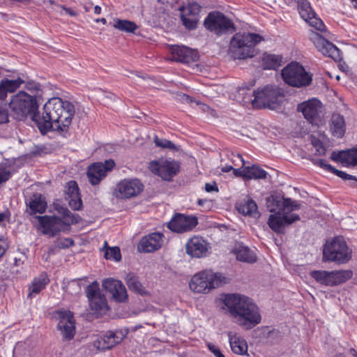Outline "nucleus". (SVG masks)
Listing matches in <instances>:
<instances>
[{"label":"nucleus","instance_id":"obj_58","mask_svg":"<svg viewBox=\"0 0 357 357\" xmlns=\"http://www.w3.org/2000/svg\"><path fill=\"white\" fill-rule=\"evenodd\" d=\"M207 202V199H198L197 201V204L198 206H202L204 205V204Z\"/></svg>","mask_w":357,"mask_h":357},{"label":"nucleus","instance_id":"obj_5","mask_svg":"<svg viewBox=\"0 0 357 357\" xmlns=\"http://www.w3.org/2000/svg\"><path fill=\"white\" fill-rule=\"evenodd\" d=\"M300 208V204L291 199H284L282 207L278 212L270 215L268 225L275 232L283 233L284 227L291 225L300 220V216L293 213L294 211Z\"/></svg>","mask_w":357,"mask_h":357},{"label":"nucleus","instance_id":"obj_13","mask_svg":"<svg viewBox=\"0 0 357 357\" xmlns=\"http://www.w3.org/2000/svg\"><path fill=\"white\" fill-rule=\"evenodd\" d=\"M24 82V79L20 77L15 79L3 78L0 82V123L8 122V112L3 101L7 98L8 93L15 92Z\"/></svg>","mask_w":357,"mask_h":357},{"label":"nucleus","instance_id":"obj_29","mask_svg":"<svg viewBox=\"0 0 357 357\" xmlns=\"http://www.w3.org/2000/svg\"><path fill=\"white\" fill-rule=\"evenodd\" d=\"M330 130L333 137L341 139L346 132L344 118L339 113H333L330 121Z\"/></svg>","mask_w":357,"mask_h":357},{"label":"nucleus","instance_id":"obj_57","mask_svg":"<svg viewBox=\"0 0 357 357\" xmlns=\"http://www.w3.org/2000/svg\"><path fill=\"white\" fill-rule=\"evenodd\" d=\"M221 169L222 172L228 173L234 169V167L231 165H225Z\"/></svg>","mask_w":357,"mask_h":357},{"label":"nucleus","instance_id":"obj_59","mask_svg":"<svg viewBox=\"0 0 357 357\" xmlns=\"http://www.w3.org/2000/svg\"><path fill=\"white\" fill-rule=\"evenodd\" d=\"M182 99L187 102H192V97H190V96H188L187 94H183Z\"/></svg>","mask_w":357,"mask_h":357},{"label":"nucleus","instance_id":"obj_22","mask_svg":"<svg viewBox=\"0 0 357 357\" xmlns=\"http://www.w3.org/2000/svg\"><path fill=\"white\" fill-rule=\"evenodd\" d=\"M208 248V242L200 236H193L185 244V252L192 257L201 258L206 256Z\"/></svg>","mask_w":357,"mask_h":357},{"label":"nucleus","instance_id":"obj_24","mask_svg":"<svg viewBox=\"0 0 357 357\" xmlns=\"http://www.w3.org/2000/svg\"><path fill=\"white\" fill-rule=\"evenodd\" d=\"M66 199L74 211H79L83 207L79 188L75 181H70L66 184Z\"/></svg>","mask_w":357,"mask_h":357},{"label":"nucleus","instance_id":"obj_32","mask_svg":"<svg viewBox=\"0 0 357 357\" xmlns=\"http://www.w3.org/2000/svg\"><path fill=\"white\" fill-rule=\"evenodd\" d=\"M229 344L231 351L238 355H245L248 351V344L245 340L236 334L229 333Z\"/></svg>","mask_w":357,"mask_h":357},{"label":"nucleus","instance_id":"obj_54","mask_svg":"<svg viewBox=\"0 0 357 357\" xmlns=\"http://www.w3.org/2000/svg\"><path fill=\"white\" fill-rule=\"evenodd\" d=\"M25 87L28 91L31 92H38L40 90V85L34 82H28Z\"/></svg>","mask_w":357,"mask_h":357},{"label":"nucleus","instance_id":"obj_10","mask_svg":"<svg viewBox=\"0 0 357 357\" xmlns=\"http://www.w3.org/2000/svg\"><path fill=\"white\" fill-rule=\"evenodd\" d=\"M205 28L217 36H222L236 31L234 22L222 13L211 12L205 18Z\"/></svg>","mask_w":357,"mask_h":357},{"label":"nucleus","instance_id":"obj_30","mask_svg":"<svg viewBox=\"0 0 357 357\" xmlns=\"http://www.w3.org/2000/svg\"><path fill=\"white\" fill-rule=\"evenodd\" d=\"M234 254L237 260L249 264L256 262L257 259L255 252L242 243L236 246Z\"/></svg>","mask_w":357,"mask_h":357},{"label":"nucleus","instance_id":"obj_61","mask_svg":"<svg viewBox=\"0 0 357 357\" xmlns=\"http://www.w3.org/2000/svg\"><path fill=\"white\" fill-rule=\"evenodd\" d=\"M96 22H101L102 24H106V23H107V20L104 17H102V18H100V19H97L96 20Z\"/></svg>","mask_w":357,"mask_h":357},{"label":"nucleus","instance_id":"obj_28","mask_svg":"<svg viewBox=\"0 0 357 357\" xmlns=\"http://www.w3.org/2000/svg\"><path fill=\"white\" fill-rule=\"evenodd\" d=\"M50 282V280L46 272H42L38 276L33 278L28 287V297L33 298L39 294L46 288Z\"/></svg>","mask_w":357,"mask_h":357},{"label":"nucleus","instance_id":"obj_63","mask_svg":"<svg viewBox=\"0 0 357 357\" xmlns=\"http://www.w3.org/2000/svg\"><path fill=\"white\" fill-rule=\"evenodd\" d=\"M349 352H350V354H352L353 356H354L357 357V351H356V349H354L351 348V349H350Z\"/></svg>","mask_w":357,"mask_h":357},{"label":"nucleus","instance_id":"obj_37","mask_svg":"<svg viewBox=\"0 0 357 357\" xmlns=\"http://www.w3.org/2000/svg\"><path fill=\"white\" fill-rule=\"evenodd\" d=\"M89 302L91 310L94 312H105L109 309L106 298L104 295L91 298Z\"/></svg>","mask_w":357,"mask_h":357},{"label":"nucleus","instance_id":"obj_33","mask_svg":"<svg viewBox=\"0 0 357 357\" xmlns=\"http://www.w3.org/2000/svg\"><path fill=\"white\" fill-rule=\"evenodd\" d=\"M268 173L257 165L244 167L243 178L248 180L266 178Z\"/></svg>","mask_w":357,"mask_h":357},{"label":"nucleus","instance_id":"obj_38","mask_svg":"<svg viewBox=\"0 0 357 357\" xmlns=\"http://www.w3.org/2000/svg\"><path fill=\"white\" fill-rule=\"evenodd\" d=\"M102 250L104 252V257L106 259L119 261L121 259L119 248L117 246L109 247L107 241H105Z\"/></svg>","mask_w":357,"mask_h":357},{"label":"nucleus","instance_id":"obj_25","mask_svg":"<svg viewBox=\"0 0 357 357\" xmlns=\"http://www.w3.org/2000/svg\"><path fill=\"white\" fill-rule=\"evenodd\" d=\"M102 287L109 291L114 298L119 302L127 298V292L123 284L118 280L107 278L102 282Z\"/></svg>","mask_w":357,"mask_h":357},{"label":"nucleus","instance_id":"obj_52","mask_svg":"<svg viewBox=\"0 0 357 357\" xmlns=\"http://www.w3.org/2000/svg\"><path fill=\"white\" fill-rule=\"evenodd\" d=\"M332 174L337 176L338 177L344 179V180H351L355 179V177L352 175H350L344 172L337 169L334 167V169L332 172Z\"/></svg>","mask_w":357,"mask_h":357},{"label":"nucleus","instance_id":"obj_40","mask_svg":"<svg viewBox=\"0 0 357 357\" xmlns=\"http://www.w3.org/2000/svg\"><path fill=\"white\" fill-rule=\"evenodd\" d=\"M180 17L181 20L182 22V24L185 26L186 29L195 30L197 29L199 18H197V17L188 15L185 13H181Z\"/></svg>","mask_w":357,"mask_h":357},{"label":"nucleus","instance_id":"obj_12","mask_svg":"<svg viewBox=\"0 0 357 357\" xmlns=\"http://www.w3.org/2000/svg\"><path fill=\"white\" fill-rule=\"evenodd\" d=\"M149 168L162 180L170 181L178 173L180 163L172 158H160L151 161Z\"/></svg>","mask_w":357,"mask_h":357},{"label":"nucleus","instance_id":"obj_3","mask_svg":"<svg viewBox=\"0 0 357 357\" xmlns=\"http://www.w3.org/2000/svg\"><path fill=\"white\" fill-rule=\"evenodd\" d=\"M54 209L61 215H36L38 222V229L43 234L54 237L61 232H68L71 225L79 223L82 218L78 214H74L66 207L59 204L54 205Z\"/></svg>","mask_w":357,"mask_h":357},{"label":"nucleus","instance_id":"obj_21","mask_svg":"<svg viewBox=\"0 0 357 357\" xmlns=\"http://www.w3.org/2000/svg\"><path fill=\"white\" fill-rule=\"evenodd\" d=\"M164 238V234L160 232H152L145 235L139 242L138 250L145 253L153 252L162 247Z\"/></svg>","mask_w":357,"mask_h":357},{"label":"nucleus","instance_id":"obj_48","mask_svg":"<svg viewBox=\"0 0 357 357\" xmlns=\"http://www.w3.org/2000/svg\"><path fill=\"white\" fill-rule=\"evenodd\" d=\"M13 173L6 167L0 166V185L7 182L11 177Z\"/></svg>","mask_w":357,"mask_h":357},{"label":"nucleus","instance_id":"obj_31","mask_svg":"<svg viewBox=\"0 0 357 357\" xmlns=\"http://www.w3.org/2000/svg\"><path fill=\"white\" fill-rule=\"evenodd\" d=\"M236 207L238 211L244 215L255 217L259 215L256 202L250 197L238 202Z\"/></svg>","mask_w":357,"mask_h":357},{"label":"nucleus","instance_id":"obj_49","mask_svg":"<svg viewBox=\"0 0 357 357\" xmlns=\"http://www.w3.org/2000/svg\"><path fill=\"white\" fill-rule=\"evenodd\" d=\"M229 158L231 160L232 163L231 165H233V167L240 165L243 167L245 165V160L241 154H235L231 153V155L229 156Z\"/></svg>","mask_w":357,"mask_h":357},{"label":"nucleus","instance_id":"obj_23","mask_svg":"<svg viewBox=\"0 0 357 357\" xmlns=\"http://www.w3.org/2000/svg\"><path fill=\"white\" fill-rule=\"evenodd\" d=\"M172 59L177 62L190 63L199 59L196 50L186 46L174 45L172 48Z\"/></svg>","mask_w":357,"mask_h":357},{"label":"nucleus","instance_id":"obj_51","mask_svg":"<svg viewBox=\"0 0 357 357\" xmlns=\"http://www.w3.org/2000/svg\"><path fill=\"white\" fill-rule=\"evenodd\" d=\"M314 164L317 165L318 167L324 169L326 172L332 173L333 170L334 169V167H333L331 165L328 164L325 160L324 159H319L316 160L314 162Z\"/></svg>","mask_w":357,"mask_h":357},{"label":"nucleus","instance_id":"obj_11","mask_svg":"<svg viewBox=\"0 0 357 357\" xmlns=\"http://www.w3.org/2000/svg\"><path fill=\"white\" fill-rule=\"evenodd\" d=\"M352 271H327L322 270H314L310 272V275L320 284L328 287L337 286L346 282L352 277Z\"/></svg>","mask_w":357,"mask_h":357},{"label":"nucleus","instance_id":"obj_35","mask_svg":"<svg viewBox=\"0 0 357 357\" xmlns=\"http://www.w3.org/2000/svg\"><path fill=\"white\" fill-rule=\"evenodd\" d=\"M126 282L128 287L132 291L136 292L140 295L146 294L145 288L139 282L138 277L134 273H130L126 277Z\"/></svg>","mask_w":357,"mask_h":357},{"label":"nucleus","instance_id":"obj_62","mask_svg":"<svg viewBox=\"0 0 357 357\" xmlns=\"http://www.w3.org/2000/svg\"><path fill=\"white\" fill-rule=\"evenodd\" d=\"M351 3L352 4V6L357 9V0H349Z\"/></svg>","mask_w":357,"mask_h":357},{"label":"nucleus","instance_id":"obj_41","mask_svg":"<svg viewBox=\"0 0 357 357\" xmlns=\"http://www.w3.org/2000/svg\"><path fill=\"white\" fill-rule=\"evenodd\" d=\"M179 10L182 13L199 18L201 6L197 2H192L189 3L185 7H181Z\"/></svg>","mask_w":357,"mask_h":357},{"label":"nucleus","instance_id":"obj_19","mask_svg":"<svg viewBox=\"0 0 357 357\" xmlns=\"http://www.w3.org/2000/svg\"><path fill=\"white\" fill-rule=\"evenodd\" d=\"M198 225V219L195 215L176 214L168 223V228L176 233L192 231Z\"/></svg>","mask_w":357,"mask_h":357},{"label":"nucleus","instance_id":"obj_55","mask_svg":"<svg viewBox=\"0 0 357 357\" xmlns=\"http://www.w3.org/2000/svg\"><path fill=\"white\" fill-rule=\"evenodd\" d=\"M205 190L207 192H218L219 189L217 185V183L215 182H213V183H206L205 184Z\"/></svg>","mask_w":357,"mask_h":357},{"label":"nucleus","instance_id":"obj_1","mask_svg":"<svg viewBox=\"0 0 357 357\" xmlns=\"http://www.w3.org/2000/svg\"><path fill=\"white\" fill-rule=\"evenodd\" d=\"M8 107L15 119L23 120L31 116L43 134L50 130L68 132L75 113L72 102L54 97L45 102L42 116H40L36 97L24 91H20L10 97Z\"/></svg>","mask_w":357,"mask_h":357},{"label":"nucleus","instance_id":"obj_50","mask_svg":"<svg viewBox=\"0 0 357 357\" xmlns=\"http://www.w3.org/2000/svg\"><path fill=\"white\" fill-rule=\"evenodd\" d=\"M312 144L316 149V151L319 155L325 154L326 149L320 139L313 137L312 139Z\"/></svg>","mask_w":357,"mask_h":357},{"label":"nucleus","instance_id":"obj_27","mask_svg":"<svg viewBox=\"0 0 357 357\" xmlns=\"http://www.w3.org/2000/svg\"><path fill=\"white\" fill-rule=\"evenodd\" d=\"M330 158L337 162H340L343 166L357 165V147L346 151H333Z\"/></svg>","mask_w":357,"mask_h":357},{"label":"nucleus","instance_id":"obj_15","mask_svg":"<svg viewBox=\"0 0 357 357\" xmlns=\"http://www.w3.org/2000/svg\"><path fill=\"white\" fill-rule=\"evenodd\" d=\"M323 105L317 98H313L298 104L297 110L302 112L304 118L312 125L319 126L321 123Z\"/></svg>","mask_w":357,"mask_h":357},{"label":"nucleus","instance_id":"obj_8","mask_svg":"<svg viewBox=\"0 0 357 357\" xmlns=\"http://www.w3.org/2000/svg\"><path fill=\"white\" fill-rule=\"evenodd\" d=\"M281 75L284 82L294 87L307 86L312 81V75L296 61H292L285 66L282 70Z\"/></svg>","mask_w":357,"mask_h":357},{"label":"nucleus","instance_id":"obj_46","mask_svg":"<svg viewBox=\"0 0 357 357\" xmlns=\"http://www.w3.org/2000/svg\"><path fill=\"white\" fill-rule=\"evenodd\" d=\"M154 143L156 146L164 149H174L175 148V145L172 142L166 139H160L158 136H155Z\"/></svg>","mask_w":357,"mask_h":357},{"label":"nucleus","instance_id":"obj_43","mask_svg":"<svg viewBox=\"0 0 357 357\" xmlns=\"http://www.w3.org/2000/svg\"><path fill=\"white\" fill-rule=\"evenodd\" d=\"M304 20L317 31L322 32L325 30V24L315 13L309 15V18H305Z\"/></svg>","mask_w":357,"mask_h":357},{"label":"nucleus","instance_id":"obj_42","mask_svg":"<svg viewBox=\"0 0 357 357\" xmlns=\"http://www.w3.org/2000/svg\"><path fill=\"white\" fill-rule=\"evenodd\" d=\"M179 10L182 13L199 18L201 6L197 2H192L189 3L185 7H181Z\"/></svg>","mask_w":357,"mask_h":357},{"label":"nucleus","instance_id":"obj_64","mask_svg":"<svg viewBox=\"0 0 357 357\" xmlns=\"http://www.w3.org/2000/svg\"><path fill=\"white\" fill-rule=\"evenodd\" d=\"M333 357H346L344 354L338 353L336 354Z\"/></svg>","mask_w":357,"mask_h":357},{"label":"nucleus","instance_id":"obj_56","mask_svg":"<svg viewBox=\"0 0 357 357\" xmlns=\"http://www.w3.org/2000/svg\"><path fill=\"white\" fill-rule=\"evenodd\" d=\"M233 173L236 176L243 177L244 173V167H242L241 168H234Z\"/></svg>","mask_w":357,"mask_h":357},{"label":"nucleus","instance_id":"obj_7","mask_svg":"<svg viewBox=\"0 0 357 357\" xmlns=\"http://www.w3.org/2000/svg\"><path fill=\"white\" fill-rule=\"evenodd\" d=\"M254 98L251 100L253 108H270L278 107L284 95L279 87L267 85L261 89L253 91Z\"/></svg>","mask_w":357,"mask_h":357},{"label":"nucleus","instance_id":"obj_20","mask_svg":"<svg viewBox=\"0 0 357 357\" xmlns=\"http://www.w3.org/2000/svg\"><path fill=\"white\" fill-rule=\"evenodd\" d=\"M59 323L58 329L64 340H70L75 335V321L73 312L69 310L57 311Z\"/></svg>","mask_w":357,"mask_h":357},{"label":"nucleus","instance_id":"obj_26","mask_svg":"<svg viewBox=\"0 0 357 357\" xmlns=\"http://www.w3.org/2000/svg\"><path fill=\"white\" fill-rule=\"evenodd\" d=\"M26 205L28 207L26 213L30 215L37 213L43 214L46 211L47 203L45 198L38 193L33 194L27 201Z\"/></svg>","mask_w":357,"mask_h":357},{"label":"nucleus","instance_id":"obj_36","mask_svg":"<svg viewBox=\"0 0 357 357\" xmlns=\"http://www.w3.org/2000/svg\"><path fill=\"white\" fill-rule=\"evenodd\" d=\"M113 26L121 31L131 33H134L138 29V26L135 22L128 20H121L118 18L114 20Z\"/></svg>","mask_w":357,"mask_h":357},{"label":"nucleus","instance_id":"obj_44","mask_svg":"<svg viewBox=\"0 0 357 357\" xmlns=\"http://www.w3.org/2000/svg\"><path fill=\"white\" fill-rule=\"evenodd\" d=\"M82 279H75L69 281L66 287H63V289L68 294L71 295L77 294L81 291V284L80 281Z\"/></svg>","mask_w":357,"mask_h":357},{"label":"nucleus","instance_id":"obj_60","mask_svg":"<svg viewBox=\"0 0 357 357\" xmlns=\"http://www.w3.org/2000/svg\"><path fill=\"white\" fill-rule=\"evenodd\" d=\"M101 10H102V8L100 6L96 5L94 7V13L99 15V14H100Z\"/></svg>","mask_w":357,"mask_h":357},{"label":"nucleus","instance_id":"obj_53","mask_svg":"<svg viewBox=\"0 0 357 357\" xmlns=\"http://www.w3.org/2000/svg\"><path fill=\"white\" fill-rule=\"evenodd\" d=\"M207 347L208 350L214 354L215 357H225V355L221 352L220 349L212 343H208Z\"/></svg>","mask_w":357,"mask_h":357},{"label":"nucleus","instance_id":"obj_4","mask_svg":"<svg viewBox=\"0 0 357 357\" xmlns=\"http://www.w3.org/2000/svg\"><path fill=\"white\" fill-rule=\"evenodd\" d=\"M263 40L258 33H236L231 38L229 52L234 59H245L255 56V47Z\"/></svg>","mask_w":357,"mask_h":357},{"label":"nucleus","instance_id":"obj_9","mask_svg":"<svg viewBox=\"0 0 357 357\" xmlns=\"http://www.w3.org/2000/svg\"><path fill=\"white\" fill-rule=\"evenodd\" d=\"M351 257V252L342 237H335L331 243L325 245L323 250L324 261L345 264Z\"/></svg>","mask_w":357,"mask_h":357},{"label":"nucleus","instance_id":"obj_6","mask_svg":"<svg viewBox=\"0 0 357 357\" xmlns=\"http://www.w3.org/2000/svg\"><path fill=\"white\" fill-rule=\"evenodd\" d=\"M227 283V278L220 273L206 269L195 274L190 282L189 287L195 293L208 294L211 290Z\"/></svg>","mask_w":357,"mask_h":357},{"label":"nucleus","instance_id":"obj_47","mask_svg":"<svg viewBox=\"0 0 357 357\" xmlns=\"http://www.w3.org/2000/svg\"><path fill=\"white\" fill-rule=\"evenodd\" d=\"M75 244L74 241L70 238H58L55 241V245L59 249H66Z\"/></svg>","mask_w":357,"mask_h":357},{"label":"nucleus","instance_id":"obj_14","mask_svg":"<svg viewBox=\"0 0 357 357\" xmlns=\"http://www.w3.org/2000/svg\"><path fill=\"white\" fill-rule=\"evenodd\" d=\"M144 190V185L138 178H124L116 185L114 195L121 199L137 197Z\"/></svg>","mask_w":357,"mask_h":357},{"label":"nucleus","instance_id":"obj_45","mask_svg":"<svg viewBox=\"0 0 357 357\" xmlns=\"http://www.w3.org/2000/svg\"><path fill=\"white\" fill-rule=\"evenodd\" d=\"M86 294L89 301L101 295L98 282L94 281L87 286L86 289Z\"/></svg>","mask_w":357,"mask_h":357},{"label":"nucleus","instance_id":"obj_17","mask_svg":"<svg viewBox=\"0 0 357 357\" xmlns=\"http://www.w3.org/2000/svg\"><path fill=\"white\" fill-rule=\"evenodd\" d=\"M310 38L317 50L324 55L333 59L335 61H341L342 59L341 51L332 43L325 39L319 33L312 31Z\"/></svg>","mask_w":357,"mask_h":357},{"label":"nucleus","instance_id":"obj_16","mask_svg":"<svg viewBox=\"0 0 357 357\" xmlns=\"http://www.w3.org/2000/svg\"><path fill=\"white\" fill-rule=\"evenodd\" d=\"M115 166L112 159L106 160L104 162H96L91 164L86 170V176L92 185H97L107 176V172L112 171Z\"/></svg>","mask_w":357,"mask_h":357},{"label":"nucleus","instance_id":"obj_2","mask_svg":"<svg viewBox=\"0 0 357 357\" xmlns=\"http://www.w3.org/2000/svg\"><path fill=\"white\" fill-rule=\"evenodd\" d=\"M230 315L241 326L251 329L261 322V317L258 306L248 296L229 294L222 299Z\"/></svg>","mask_w":357,"mask_h":357},{"label":"nucleus","instance_id":"obj_39","mask_svg":"<svg viewBox=\"0 0 357 357\" xmlns=\"http://www.w3.org/2000/svg\"><path fill=\"white\" fill-rule=\"evenodd\" d=\"M297 4L299 14L303 20L315 13L307 0H298Z\"/></svg>","mask_w":357,"mask_h":357},{"label":"nucleus","instance_id":"obj_18","mask_svg":"<svg viewBox=\"0 0 357 357\" xmlns=\"http://www.w3.org/2000/svg\"><path fill=\"white\" fill-rule=\"evenodd\" d=\"M126 337L121 330L108 331L102 335L98 336L93 342V346L98 351L111 349L121 343Z\"/></svg>","mask_w":357,"mask_h":357},{"label":"nucleus","instance_id":"obj_34","mask_svg":"<svg viewBox=\"0 0 357 357\" xmlns=\"http://www.w3.org/2000/svg\"><path fill=\"white\" fill-rule=\"evenodd\" d=\"M265 70H277L282 65V56L278 54L264 53L261 59Z\"/></svg>","mask_w":357,"mask_h":357}]
</instances>
